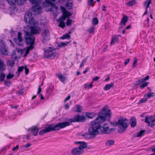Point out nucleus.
<instances>
[{
	"label": "nucleus",
	"mask_w": 155,
	"mask_h": 155,
	"mask_svg": "<svg viewBox=\"0 0 155 155\" xmlns=\"http://www.w3.org/2000/svg\"><path fill=\"white\" fill-rule=\"evenodd\" d=\"M111 110L108 109V107L106 105L100 111L98 117L91 122V126L88 128L89 133L90 135L93 137H95L97 135L100 134L99 130L103 134H109L114 131L116 129L110 128L107 124H104L102 126L100 125V124L106 120H109L111 117Z\"/></svg>",
	"instance_id": "1"
},
{
	"label": "nucleus",
	"mask_w": 155,
	"mask_h": 155,
	"mask_svg": "<svg viewBox=\"0 0 155 155\" xmlns=\"http://www.w3.org/2000/svg\"><path fill=\"white\" fill-rule=\"evenodd\" d=\"M24 20L26 23L28 22V26L30 29V33L34 35L41 32V29L38 25V23L33 19L31 13L28 12L25 14Z\"/></svg>",
	"instance_id": "2"
},
{
	"label": "nucleus",
	"mask_w": 155,
	"mask_h": 155,
	"mask_svg": "<svg viewBox=\"0 0 155 155\" xmlns=\"http://www.w3.org/2000/svg\"><path fill=\"white\" fill-rule=\"evenodd\" d=\"M85 119V117L83 116H80L78 115L75 116L73 118L68 119V122H63L60 123L61 124L60 125H62L61 128H64L67 126H69L70 125V123L73 122H83Z\"/></svg>",
	"instance_id": "3"
},
{
	"label": "nucleus",
	"mask_w": 155,
	"mask_h": 155,
	"mask_svg": "<svg viewBox=\"0 0 155 155\" xmlns=\"http://www.w3.org/2000/svg\"><path fill=\"white\" fill-rule=\"evenodd\" d=\"M60 123L54 125V124H51L48 125L45 128L44 130H41L39 133L40 135H42L45 133L50 132L51 131H57L61 128L62 126L60 125Z\"/></svg>",
	"instance_id": "4"
},
{
	"label": "nucleus",
	"mask_w": 155,
	"mask_h": 155,
	"mask_svg": "<svg viewBox=\"0 0 155 155\" xmlns=\"http://www.w3.org/2000/svg\"><path fill=\"white\" fill-rule=\"evenodd\" d=\"M44 57L45 58H50L54 59L56 58L58 56V54L56 53V49L52 48L44 49Z\"/></svg>",
	"instance_id": "5"
},
{
	"label": "nucleus",
	"mask_w": 155,
	"mask_h": 155,
	"mask_svg": "<svg viewBox=\"0 0 155 155\" xmlns=\"http://www.w3.org/2000/svg\"><path fill=\"white\" fill-rule=\"evenodd\" d=\"M41 0H30V2L32 4H35V5L32 7V10L33 11L32 13L33 14L35 15V14L41 13V8L39 6V5L41 4Z\"/></svg>",
	"instance_id": "6"
},
{
	"label": "nucleus",
	"mask_w": 155,
	"mask_h": 155,
	"mask_svg": "<svg viewBox=\"0 0 155 155\" xmlns=\"http://www.w3.org/2000/svg\"><path fill=\"white\" fill-rule=\"evenodd\" d=\"M24 32L25 33L24 38L26 44L27 45H30V46H33L35 40L34 35L31 34L28 31H25Z\"/></svg>",
	"instance_id": "7"
},
{
	"label": "nucleus",
	"mask_w": 155,
	"mask_h": 155,
	"mask_svg": "<svg viewBox=\"0 0 155 155\" xmlns=\"http://www.w3.org/2000/svg\"><path fill=\"white\" fill-rule=\"evenodd\" d=\"M145 122L148 124V126L152 127H153L155 125V116H146L145 117Z\"/></svg>",
	"instance_id": "8"
},
{
	"label": "nucleus",
	"mask_w": 155,
	"mask_h": 155,
	"mask_svg": "<svg viewBox=\"0 0 155 155\" xmlns=\"http://www.w3.org/2000/svg\"><path fill=\"white\" fill-rule=\"evenodd\" d=\"M51 2L49 0H45V3H44L43 4H45V5L44 6H51L52 7H54L55 5V3H57L59 1V0H51Z\"/></svg>",
	"instance_id": "9"
},
{
	"label": "nucleus",
	"mask_w": 155,
	"mask_h": 155,
	"mask_svg": "<svg viewBox=\"0 0 155 155\" xmlns=\"http://www.w3.org/2000/svg\"><path fill=\"white\" fill-rule=\"evenodd\" d=\"M22 34L20 32L18 33V36L17 38H15L14 39V41L18 45L20 46H23V44L22 42L23 41V39L22 37Z\"/></svg>",
	"instance_id": "10"
},
{
	"label": "nucleus",
	"mask_w": 155,
	"mask_h": 155,
	"mask_svg": "<svg viewBox=\"0 0 155 155\" xmlns=\"http://www.w3.org/2000/svg\"><path fill=\"white\" fill-rule=\"evenodd\" d=\"M83 152L80 147H77L74 148L71 150V153L72 155H79Z\"/></svg>",
	"instance_id": "11"
},
{
	"label": "nucleus",
	"mask_w": 155,
	"mask_h": 155,
	"mask_svg": "<svg viewBox=\"0 0 155 155\" xmlns=\"http://www.w3.org/2000/svg\"><path fill=\"white\" fill-rule=\"evenodd\" d=\"M22 50L18 49L17 51L14 50L12 52V58L15 59L17 58L20 57L22 54Z\"/></svg>",
	"instance_id": "12"
},
{
	"label": "nucleus",
	"mask_w": 155,
	"mask_h": 155,
	"mask_svg": "<svg viewBox=\"0 0 155 155\" xmlns=\"http://www.w3.org/2000/svg\"><path fill=\"white\" fill-rule=\"evenodd\" d=\"M74 143L75 144H79L78 147H80L83 152L84 149L86 148L87 147V143L84 141H75Z\"/></svg>",
	"instance_id": "13"
},
{
	"label": "nucleus",
	"mask_w": 155,
	"mask_h": 155,
	"mask_svg": "<svg viewBox=\"0 0 155 155\" xmlns=\"http://www.w3.org/2000/svg\"><path fill=\"white\" fill-rule=\"evenodd\" d=\"M4 64V62L0 59V82L3 81L5 77V75L4 73H2L1 70Z\"/></svg>",
	"instance_id": "14"
},
{
	"label": "nucleus",
	"mask_w": 155,
	"mask_h": 155,
	"mask_svg": "<svg viewBox=\"0 0 155 155\" xmlns=\"http://www.w3.org/2000/svg\"><path fill=\"white\" fill-rule=\"evenodd\" d=\"M42 36L45 40L49 39L50 32L48 29H46L42 31Z\"/></svg>",
	"instance_id": "15"
},
{
	"label": "nucleus",
	"mask_w": 155,
	"mask_h": 155,
	"mask_svg": "<svg viewBox=\"0 0 155 155\" xmlns=\"http://www.w3.org/2000/svg\"><path fill=\"white\" fill-rule=\"evenodd\" d=\"M65 20V18L63 17H62L61 16L60 17L57 21L59 22V24L58 26L62 28H64L65 26V24L64 21Z\"/></svg>",
	"instance_id": "16"
},
{
	"label": "nucleus",
	"mask_w": 155,
	"mask_h": 155,
	"mask_svg": "<svg viewBox=\"0 0 155 155\" xmlns=\"http://www.w3.org/2000/svg\"><path fill=\"white\" fill-rule=\"evenodd\" d=\"M128 19L127 16L124 15L122 17V20L120 22V25L121 28H122L124 26L125 24L127 22Z\"/></svg>",
	"instance_id": "17"
},
{
	"label": "nucleus",
	"mask_w": 155,
	"mask_h": 155,
	"mask_svg": "<svg viewBox=\"0 0 155 155\" xmlns=\"http://www.w3.org/2000/svg\"><path fill=\"white\" fill-rule=\"evenodd\" d=\"M127 125H126L125 124L123 125H119L118 130V133L120 134L123 133L127 129Z\"/></svg>",
	"instance_id": "18"
},
{
	"label": "nucleus",
	"mask_w": 155,
	"mask_h": 155,
	"mask_svg": "<svg viewBox=\"0 0 155 155\" xmlns=\"http://www.w3.org/2000/svg\"><path fill=\"white\" fill-rule=\"evenodd\" d=\"M127 120L126 119L120 118L118 120L117 123L119 125H127Z\"/></svg>",
	"instance_id": "19"
},
{
	"label": "nucleus",
	"mask_w": 155,
	"mask_h": 155,
	"mask_svg": "<svg viewBox=\"0 0 155 155\" xmlns=\"http://www.w3.org/2000/svg\"><path fill=\"white\" fill-rule=\"evenodd\" d=\"M130 123L131 127H134L136 126L137 122L136 119L135 117L134 116L131 117L130 119Z\"/></svg>",
	"instance_id": "20"
},
{
	"label": "nucleus",
	"mask_w": 155,
	"mask_h": 155,
	"mask_svg": "<svg viewBox=\"0 0 155 155\" xmlns=\"http://www.w3.org/2000/svg\"><path fill=\"white\" fill-rule=\"evenodd\" d=\"M39 130L36 126L32 127L29 129V130H31L33 132V134L35 136H36L38 134V131Z\"/></svg>",
	"instance_id": "21"
},
{
	"label": "nucleus",
	"mask_w": 155,
	"mask_h": 155,
	"mask_svg": "<svg viewBox=\"0 0 155 155\" xmlns=\"http://www.w3.org/2000/svg\"><path fill=\"white\" fill-rule=\"evenodd\" d=\"M114 141L112 140H107L106 141L105 145L107 147H110L111 146L114 145Z\"/></svg>",
	"instance_id": "22"
},
{
	"label": "nucleus",
	"mask_w": 155,
	"mask_h": 155,
	"mask_svg": "<svg viewBox=\"0 0 155 155\" xmlns=\"http://www.w3.org/2000/svg\"><path fill=\"white\" fill-rule=\"evenodd\" d=\"M119 36V35L115 36L112 38L110 43V45H114L116 42H117L118 41L119 39L118 36Z\"/></svg>",
	"instance_id": "23"
},
{
	"label": "nucleus",
	"mask_w": 155,
	"mask_h": 155,
	"mask_svg": "<svg viewBox=\"0 0 155 155\" xmlns=\"http://www.w3.org/2000/svg\"><path fill=\"white\" fill-rule=\"evenodd\" d=\"M65 11L63 12V15L61 16V17H64L65 18V19L67 17H69L71 15V13L66 11V10L64 8Z\"/></svg>",
	"instance_id": "24"
},
{
	"label": "nucleus",
	"mask_w": 155,
	"mask_h": 155,
	"mask_svg": "<svg viewBox=\"0 0 155 155\" xmlns=\"http://www.w3.org/2000/svg\"><path fill=\"white\" fill-rule=\"evenodd\" d=\"M114 84L113 83H111L110 84H106L104 88V90L107 91L110 89L111 87H114Z\"/></svg>",
	"instance_id": "25"
},
{
	"label": "nucleus",
	"mask_w": 155,
	"mask_h": 155,
	"mask_svg": "<svg viewBox=\"0 0 155 155\" xmlns=\"http://www.w3.org/2000/svg\"><path fill=\"white\" fill-rule=\"evenodd\" d=\"M57 76L59 79L62 82H64L65 80V77L61 74L58 73L57 74Z\"/></svg>",
	"instance_id": "26"
},
{
	"label": "nucleus",
	"mask_w": 155,
	"mask_h": 155,
	"mask_svg": "<svg viewBox=\"0 0 155 155\" xmlns=\"http://www.w3.org/2000/svg\"><path fill=\"white\" fill-rule=\"evenodd\" d=\"M66 6L68 7V9H72V1L71 0L67 1Z\"/></svg>",
	"instance_id": "27"
},
{
	"label": "nucleus",
	"mask_w": 155,
	"mask_h": 155,
	"mask_svg": "<svg viewBox=\"0 0 155 155\" xmlns=\"http://www.w3.org/2000/svg\"><path fill=\"white\" fill-rule=\"evenodd\" d=\"M34 48V47L33 46L31 45L28 47L27 49L26 50L25 53L24 55V56L25 57H26L29 53L30 50L33 49Z\"/></svg>",
	"instance_id": "28"
},
{
	"label": "nucleus",
	"mask_w": 155,
	"mask_h": 155,
	"mask_svg": "<svg viewBox=\"0 0 155 155\" xmlns=\"http://www.w3.org/2000/svg\"><path fill=\"white\" fill-rule=\"evenodd\" d=\"M1 50L2 54L5 55H8V51L5 47H5H2Z\"/></svg>",
	"instance_id": "29"
},
{
	"label": "nucleus",
	"mask_w": 155,
	"mask_h": 155,
	"mask_svg": "<svg viewBox=\"0 0 155 155\" xmlns=\"http://www.w3.org/2000/svg\"><path fill=\"white\" fill-rule=\"evenodd\" d=\"M152 0H148L146 1L144 3V6L147 9L149 7L150 4L152 3Z\"/></svg>",
	"instance_id": "30"
},
{
	"label": "nucleus",
	"mask_w": 155,
	"mask_h": 155,
	"mask_svg": "<svg viewBox=\"0 0 155 155\" xmlns=\"http://www.w3.org/2000/svg\"><path fill=\"white\" fill-rule=\"evenodd\" d=\"M96 115V113H86L87 116L90 118H92Z\"/></svg>",
	"instance_id": "31"
},
{
	"label": "nucleus",
	"mask_w": 155,
	"mask_h": 155,
	"mask_svg": "<svg viewBox=\"0 0 155 155\" xmlns=\"http://www.w3.org/2000/svg\"><path fill=\"white\" fill-rule=\"evenodd\" d=\"M81 135L82 137L86 139H90L91 138V136L93 137L92 135H90L89 133V134L85 133V134H82Z\"/></svg>",
	"instance_id": "32"
},
{
	"label": "nucleus",
	"mask_w": 155,
	"mask_h": 155,
	"mask_svg": "<svg viewBox=\"0 0 155 155\" xmlns=\"http://www.w3.org/2000/svg\"><path fill=\"white\" fill-rule=\"evenodd\" d=\"M93 83L91 82L90 84L88 85L87 84H85L84 85V88L85 89H89L93 87Z\"/></svg>",
	"instance_id": "33"
},
{
	"label": "nucleus",
	"mask_w": 155,
	"mask_h": 155,
	"mask_svg": "<svg viewBox=\"0 0 155 155\" xmlns=\"http://www.w3.org/2000/svg\"><path fill=\"white\" fill-rule=\"evenodd\" d=\"M69 42H67L66 43L65 42H61L60 43H59L58 45V47H63L66 46L68 44V43Z\"/></svg>",
	"instance_id": "34"
},
{
	"label": "nucleus",
	"mask_w": 155,
	"mask_h": 155,
	"mask_svg": "<svg viewBox=\"0 0 155 155\" xmlns=\"http://www.w3.org/2000/svg\"><path fill=\"white\" fill-rule=\"evenodd\" d=\"M145 132V130H141L139 132L137 133V137H140L144 135Z\"/></svg>",
	"instance_id": "35"
},
{
	"label": "nucleus",
	"mask_w": 155,
	"mask_h": 155,
	"mask_svg": "<svg viewBox=\"0 0 155 155\" xmlns=\"http://www.w3.org/2000/svg\"><path fill=\"white\" fill-rule=\"evenodd\" d=\"M155 95V94L154 93H150L149 94H147L145 95V97H147V98H150V97H153Z\"/></svg>",
	"instance_id": "36"
},
{
	"label": "nucleus",
	"mask_w": 155,
	"mask_h": 155,
	"mask_svg": "<svg viewBox=\"0 0 155 155\" xmlns=\"http://www.w3.org/2000/svg\"><path fill=\"white\" fill-rule=\"evenodd\" d=\"M15 64V62L13 61L8 60L7 61V64L10 67H12Z\"/></svg>",
	"instance_id": "37"
},
{
	"label": "nucleus",
	"mask_w": 155,
	"mask_h": 155,
	"mask_svg": "<svg viewBox=\"0 0 155 155\" xmlns=\"http://www.w3.org/2000/svg\"><path fill=\"white\" fill-rule=\"evenodd\" d=\"M137 60L136 57L134 58V61L133 62V64H132V67L133 68H135L136 67L137 65Z\"/></svg>",
	"instance_id": "38"
},
{
	"label": "nucleus",
	"mask_w": 155,
	"mask_h": 155,
	"mask_svg": "<svg viewBox=\"0 0 155 155\" xmlns=\"http://www.w3.org/2000/svg\"><path fill=\"white\" fill-rule=\"evenodd\" d=\"M76 107L77 109V110H75V111L77 112H80L81 111L82 108L81 106L78 105L76 106Z\"/></svg>",
	"instance_id": "39"
},
{
	"label": "nucleus",
	"mask_w": 155,
	"mask_h": 155,
	"mask_svg": "<svg viewBox=\"0 0 155 155\" xmlns=\"http://www.w3.org/2000/svg\"><path fill=\"white\" fill-rule=\"evenodd\" d=\"M136 3V2L135 0H132V1H130L127 4L129 6H131L134 5Z\"/></svg>",
	"instance_id": "40"
},
{
	"label": "nucleus",
	"mask_w": 155,
	"mask_h": 155,
	"mask_svg": "<svg viewBox=\"0 0 155 155\" xmlns=\"http://www.w3.org/2000/svg\"><path fill=\"white\" fill-rule=\"evenodd\" d=\"M92 23L95 25H97L98 23V20L96 17L95 18L92 20Z\"/></svg>",
	"instance_id": "41"
},
{
	"label": "nucleus",
	"mask_w": 155,
	"mask_h": 155,
	"mask_svg": "<svg viewBox=\"0 0 155 155\" xmlns=\"http://www.w3.org/2000/svg\"><path fill=\"white\" fill-rule=\"evenodd\" d=\"M87 3L89 6H93L94 5V2L93 0H88Z\"/></svg>",
	"instance_id": "42"
},
{
	"label": "nucleus",
	"mask_w": 155,
	"mask_h": 155,
	"mask_svg": "<svg viewBox=\"0 0 155 155\" xmlns=\"http://www.w3.org/2000/svg\"><path fill=\"white\" fill-rule=\"evenodd\" d=\"M148 82H145L143 83L142 84L140 85V87L141 89H143L145 87H147L148 85Z\"/></svg>",
	"instance_id": "43"
},
{
	"label": "nucleus",
	"mask_w": 155,
	"mask_h": 155,
	"mask_svg": "<svg viewBox=\"0 0 155 155\" xmlns=\"http://www.w3.org/2000/svg\"><path fill=\"white\" fill-rule=\"evenodd\" d=\"M70 37V36L68 34H65L62 36L60 38L62 39H65L68 38Z\"/></svg>",
	"instance_id": "44"
},
{
	"label": "nucleus",
	"mask_w": 155,
	"mask_h": 155,
	"mask_svg": "<svg viewBox=\"0 0 155 155\" xmlns=\"http://www.w3.org/2000/svg\"><path fill=\"white\" fill-rule=\"evenodd\" d=\"M8 3L11 5H14L16 2V0H6Z\"/></svg>",
	"instance_id": "45"
},
{
	"label": "nucleus",
	"mask_w": 155,
	"mask_h": 155,
	"mask_svg": "<svg viewBox=\"0 0 155 155\" xmlns=\"http://www.w3.org/2000/svg\"><path fill=\"white\" fill-rule=\"evenodd\" d=\"M72 20L68 18L66 23V25L68 26H70L72 24Z\"/></svg>",
	"instance_id": "46"
},
{
	"label": "nucleus",
	"mask_w": 155,
	"mask_h": 155,
	"mask_svg": "<svg viewBox=\"0 0 155 155\" xmlns=\"http://www.w3.org/2000/svg\"><path fill=\"white\" fill-rule=\"evenodd\" d=\"M87 61V58L84 59L82 61H81V65L80 66V68H81L85 64L86 62Z\"/></svg>",
	"instance_id": "47"
},
{
	"label": "nucleus",
	"mask_w": 155,
	"mask_h": 155,
	"mask_svg": "<svg viewBox=\"0 0 155 155\" xmlns=\"http://www.w3.org/2000/svg\"><path fill=\"white\" fill-rule=\"evenodd\" d=\"M14 76V75L10 73H9L7 76L6 78L7 79H10L13 78Z\"/></svg>",
	"instance_id": "48"
},
{
	"label": "nucleus",
	"mask_w": 155,
	"mask_h": 155,
	"mask_svg": "<svg viewBox=\"0 0 155 155\" xmlns=\"http://www.w3.org/2000/svg\"><path fill=\"white\" fill-rule=\"evenodd\" d=\"M25 67L23 66L19 67H18V72L19 73V74H18L19 75L20 74V73L21 72L24 68Z\"/></svg>",
	"instance_id": "49"
},
{
	"label": "nucleus",
	"mask_w": 155,
	"mask_h": 155,
	"mask_svg": "<svg viewBox=\"0 0 155 155\" xmlns=\"http://www.w3.org/2000/svg\"><path fill=\"white\" fill-rule=\"evenodd\" d=\"M144 80L143 79V78H142V79H140L138 80L137 81V82L136 83V85H138L139 84H141L143 83L144 81Z\"/></svg>",
	"instance_id": "50"
},
{
	"label": "nucleus",
	"mask_w": 155,
	"mask_h": 155,
	"mask_svg": "<svg viewBox=\"0 0 155 155\" xmlns=\"http://www.w3.org/2000/svg\"><path fill=\"white\" fill-rule=\"evenodd\" d=\"M88 31L91 33H93L94 32V28L92 27H91L88 30Z\"/></svg>",
	"instance_id": "51"
},
{
	"label": "nucleus",
	"mask_w": 155,
	"mask_h": 155,
	"mask_svg": "<svg viewBox=\"0 0 155 155\" xmlns=\"http://www.w3.org/2000/svg\"><path fill=\"white\" fill-rule=\"evenodd\" d=\"M147 98H143L140 100L139 103H141L145 102L147 100Z\"/></svg>",
	"instance_id": "52"
},
{
	"label": "nucleus",
	"mask_w": 155,
	"mask_h": 155,
	"mask_svg": "<svg viewBox=\"0 0 155 155\" xmlns=\"http://www.w3.org/2000/svg\"><path fill=\"white\" fill-rule=\"evenodd\" d=\"M110 124L113 125L114 127H116L118 125L117 122H110Z\"/></svg>",
	"instance_id": "53"
},
{
	"label": "nucleus",
	"mask_w": 155,
	"mask_h": 155,
	"mask_svg": "<svg viewBox=\"0 0 155 155\" xmlns=\"http://www.w3.org/2000/svg\"><path fill=\"white\" fill-rule=\"evenodd\" d=\"M31 146V144L29 143L28 144L23 145V147H25V148H28L29 147H30Z\"/></svg>",
	"instance_id": "54"
},
{
	"label": "nucleus",
	"mask_w": 155,
	"mask_h": 155,
	"mask_svg": "<svg viewBox=\"0 0 155 155\" xmlns=\"http://www.w3.org/2000/svg\"><path fill=\"white\" fill-rule=\"evenodd\" d=\"M5 43L4 41L2 40V41H0V46L2 47H5Z\"/></svg>",
	"instance_id": "55"
},
{
	"label": "nucleus",
	"mask_w": 155,
	"mask_h": 155,
	"mask_svg": "<svg viewBox=\"0 0 155 155\" xmlns=\"http://www.w3.org/2000/svg\"><path fill=\"white\" fill-rule=\"evenodd\" d=\"M24 68H25V74L26 75L28 74L29 72L28 69L26 67H25Z\"/></svg>",
	"instance_id": "56"
},
{
	"label": "nucleus",
	"mask_w": 155,
	"mask_h": 155,
	"mask_svg": "<svg viewBox=\"0 0 155 155\" xmlns=\"http://www.w3.org/2000/svg\"><path fill=\"white\" fill-rule=\"evenodd\" d=\"M4 83L7 86H9L11 83L9 81H5Z\"/></svg>",
	"instance_id": "57"
},
{
	"label": "nucleus",
	"mask_w": 155,
	"mask_h": 155,
	"mask_svg": "<svg viewBox=\"0 0 155 155\" xmlns=\"http://www.w3.org/2000/svg\"><path fill=\"white\" fill-rule=\"evenodd\" d=\"M19 148V146L17 145L15 147H14L12 149V150L15 151L18 150Z\"/></svg>",
	"instance_id": "58"
},
{
	"label": "nucleus",
	"mask_w": 155,
	"mask_h": 155,
	"mask_svg": "<svg viewBox=\"0 0 155 155\" xmlns=\"http://www.w3.org/2000/svg\"><path fill=\"white\" fill-rule=\"evenodd\" d=\"M130 60V58H128L127 59H126L124 62V64L125 65H126L128 64V63L129 62Z\"/></svg>",
	"instance_id": "59"
},
{
	"label": "nucleus",
	"mask_w": 155,
	"mask_h": 155,
	"mask_svg": "<svg viewBox=\"0 0 155 155\" xmlns=\"http://www.w3.org/2000/svg\"><path fill=\"white\" fill-rule=\"evenodd\" d=\"M99 79V78L98 76H96L93 78V80L94 81H96Z\"/></svg>",
	"instance_id": "60"
},
{
	"label": "nucleus",
	"mask_w": 155,
	"mask_h": 155,
	"mask_svg": "<svg viewBox=\"0 0 155 155\" xmlns=\"http://www.w3.org/2000/svg\"><path fill=\"white\" fill-rule=\"evenodd\" d=\"M71 98V96L70 95H69L64 100V102H66L68 100H70Z\"/></svg>",
	"instance_id": "61"
},
{
	"label": "nucleus",
	"mask_w": 155,
	"mask_h": 155,
	"mask_svg": "<svg viewBox=\"0 0 155 155\" xmlns=\"http://www.w3.org/2000/svg\"><path fill=\"white\" fill-rule=\"evenodd\" d=\"M151 151L153 152H155V145L151 147Z\"/></svg>",
	"instance_id": "62"
},
{
	"label": "nucleus",
	"mask_w": 155,
	"mask_h": 155,
	"mask_svg": "<svg viewBox=\"0 0 155 155\" xmlns=\"http://www.w3.org/2000/svg\"><path fill=\"white\" fill-rule=\"evenodd\" d=\"M149 75H147L146 77H144V78H143V79L144 80V81H146V80H148L149 79Z\"/></svg>",
	"instance_id": "63"
},
{
	"label": "nucleus",
	"mask_w": 155,
	"mask_h": 155,
	"mask_svg": "<svg viewBox=\"0 0 155 155\" xmlns=\"http://www.w3.org/2000/svg\"><path fill=\"white\" fill-rule=\"evenodd\" d=\"M69 107V106L68 104H66L65 106V109H68Z\"/></svg>",
	"instance_id": "64"
}]
</instances>
